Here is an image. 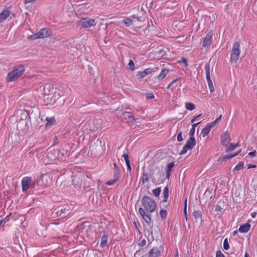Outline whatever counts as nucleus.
I'll use <instances>...</instances> for the list:
<instances>
[{"mask_svg":"<svg viewBox=\"0 0 257 257\" xmlns=\"http://www.w3.org/2000/svg\"><path fill=\"white\" fill-rule=\"evenodd\" d=\"M142 204L144 209L140 207L139 212L147 223H150L151 218L150 213L154 212L156 208L155 201L151 197L144 196L142 199Z\"/></svg>","mask_w":257,"mask_h":257,"instance_id":"obj_1","label":"nucleus"},{"mask_svg":"<svg viewBox=\"0 0 257 257\" xmlns=\"http://www.w3.org/2000/svg\"><path fill=\"white\" fill-rule=\"evenodd\" d=\"M72 205L64 204L58 206L52 209L51 216L53 218L57 217L65 218L71 212Z\"/></svg>","mask_w":257,"mask_h":257,"instance_id":"obj_2","label":"nucleus"},{"mask_svg":"<svg viewBox=\"0 0 257 257\" xmlns=\"http://www.w3.org/2000/svg\"><path fill=\"white\" fill-rule=\"evenodd\" d=\"M24 65H19L18 67H15L14 70L8 73L7 79L9 81H14L19 78L25 71Z\"/></svg>","mask_w":257,"mask_h":257,"instance_id":"obj_3","label":"nucleus"},{"mask_svg":"<svg viewBox=\"0 0 257 257\" xmlns=\"http://www.w3.org/2000/svg\"><path fill=\"white\" fill-rule=\"evenodd\" d=\"M77 25L80 29H86L95 26L96 23L94 19L86 17L78 21L77 22Z\"/></svg>","mask_w":257,"mask_h":257,"instance_id":"obj_4","label":"nucleus"},{"mask_svg":"<svg viewBox=\"0 0 257 257\" xmlns=\"http://www.w3.org/2000/svg\"><path fill=\"white\" fill-rule=\"evenodd\" d=\"M52 34L51 31L47 28L41 29L38 33L30 36L29 38L33 40L44 39L49 37Z\"/></svg>","mask_w":257,"mask_h":257,"instance_id":"obj_5","label":"nucleus"},{"mask_svg":"<svg viewBox=\"0 0 257 257\" xmlns=\"http://www.w3.org/2000/svg\"><path fill=\"white\" fill-rule=\"evenodd\" d=\"M164 176V173L161 172L158 168L154 169L151 174L153 182L158 184L163 183L164 179L163 178Z\"/></svg>","mask_w":257,"mask_h":257,"instance_id":"obj_6","label":"nucleus"},{"mask_svg":"<svg viewBox=\"0 0 257 257\" xmlns=\"http://www.w3.org/2000/svg\"><path fill=\"white\" fill-rule=\"evenodd\" d=\"M240 44L238 42H235L233 44L231 53L230 60L232 63H236L238 60L240 55Z\"/></svg>","mask_w":257,"mask_h":257,"instance_id":"obj_7","label":"nucleus"},{"mask_svg":"<svg viewBox=\"0 0 257 257\" xmlns=\"http://www.w3.org/2000/svg\"><path fill=\"white\" fill-rule=\"evenodd\" d=\"M196 141L194 137H189L186 142V145L179 153V155L185 154L188 150H191L195 147Z\"/></svg>","mask_w":257,"mask_h":257,"instance_id":"obj_8","label":"nucleus"},{"mask_svg":"<svg viewBox=\"0 0 257 257\" xmlns=\"http://www.w3.org/2000/svg\"><path fill=\"white\" fill-rule=\"evenodd\" d=\"M166 50L165 48H157L155 50L150 53L149 57L151 59H160L166 53Z\"/></svg>","mask_w":257,"mask_h":257,"instance_id":"obj_9","label":"nucleus"},{"mask_svg":"<svg viewBox=\"0 0 257 257\" xmlns=\"http://www.w3.org/2000/svg\"><path fill=\"white\" fill-rule=\"evenodd\" d=\"M161 249V246H154L147 253L146 256L147 257H159L161 255L160 250Z\"/></svg>","mask_w":257,"mask_h":257,"instance_id":"obj_10","label":"nucleus"},{"mask_svg":"<svg viewBox=\"0 0 257 257\" xmlns=\"http://www.w3.org/2000/svg\"><path fill=\"white\" fill-rule=\"evenodd\" d=\"M32 178L30 177H25L22 180V187L23 192H26L31 186Z\"/></svg>","mask_w":257,"mask_h":257,"instance_id":"obj_11","label":"nucleus"},{"mask_svg":"<svg viewBox=\"0 0 257 257\" xmlns=\"http://www.w3.org/2000/svg\"><path fill=\"white\" fill-rule=\"evenodd\" d=\"M220 141L221 144L225 147H226L227 144H229L230 141V137L229 133L227 132H226L223 134H221Z\"/></svg>","mask_w":257,"mask_h":257,"instance_id":"obj_12","label":"nucleus"},{"mask_svg":"<svg viewBox=\"0 0 257 257\" xmlns=\"http://www.w3.org/2000/svg\"><path fill=\"white\" fill-rule=\"evenodd\" d=\"M72 184L77 189H80L82 185V176H75L72 180Z\"/></svg>","mask_w":257,"mask_h":257,"instance_id":"obj_13","label":"nucleus"},{"mask_svg":"<svg viewBox=\"0 0 257 257\" xmlns=\"http://www.w3.org/2000/svg\"><path fill=\"white\" fill-rule=\"evenodd\" d=\"M212 37V31H210L206 35L204 38L202 46L203 47H208L210 46L211 43V39Z\"/></svg>","mask_w":257,"mask_h":257,"instance_id":"obj_14","label":"nucleus"},{"mask_svg":"<svg viewBox=\"0 0 257 257\" xmlns=\"http://www.w3.org/2000/svg\"><path fill=\"white\" fill-rule=\"evenodd\" d=\"M164 199L161 201V204L164 206V208H167L168 206V204H166L167 199L169 197V188L168 186H166L163 190V192Z\"/></svg>","mask_w":257,"mask_h":257,"instance_id":"obj_15","label":"nucleus"},{"mask_svg":"<svg viewBox=\"0 0 257 257\" xmlns=\"http://www.w3.org/2000/svg\"><path fill=\"white\" fill-rule=\"evenodd\" d=\"M11 12L8 9H4L0 13V23H4L6 20L10 16Z\"/></svg>","mask_w":257,"mask_h":257,"instance_id":"obj_16","label":"nucleus"},{"mask_svg":"<svg viewBox=\"0 0 257 257\" xmlns=\"http://www.w3.org/2000/svg\"><path fill=\"white\" fill-rule=\"evenodd\" d=\"M89 73L90 74V76H92V78L94 79V81L96 80V78H97L99 76V73L97 68H93L92 67H89Z\"/></svg>","mask_w":257,"mask_h":257,"instance_id":"obj_17","label":"nucleus"},{"mask_svg":"<svg viewBox=\"0 0 257 257\" xmlns=\"http://www.w3.org/2000/svg\"><path fill=\"white\" fill-rule=\"evenodd\" d=\"M250 226V223H245L240 225L238 229V231L240 233H246L249 230Z\"/></svg>","mask_w":257,"mask_h":257,"instance_id":"obj_18","label":"nucleus"},{"mask_svg":"<svg viewBox=\"0 0 257 257\" xmlns=\"http://www.w3.org/2000/svg\"><path fill=\"white\" fill-rule=\"evenodd\" d=\"M169 70L168 69H164L161 73L156 77L159 81H161L164 79L167 75L169 73Z\"/></svg>","mask_w":257,"mask_h":257,"instance_id":"obj_19","label":"nucleus"},{"mask_svg":"<svg viewBox=\"0 0 257 257\" xmlns=\"http://www.w3.org/2000/svg\"><path fill=\"white\" fill-rule=\"evenodd\" d=\"M240 152V150L238 152L235 153L233 155H230L229 154H227L223 156V157H220L218 159V161L226 162L227 160L237 155Z\"/></svg>","mask_w":257,"mask_h":257,"instance_id":"obj_20","label":"nucleus"},{"mask_svg":"<svg viewBox=\"0 0 257 257\" xmlns=\"http://www.w3.org/2000/svg\"><path fill=\"white\" fill-rule=\"evenodd\" d=\"M175 164L174 162L169 163L167 165V168L166 170V178L169 179L171 176V172L173 168L174 167Z\"/></svg>","mask_w":257,"mask_h":257,"instance_id":"obj_21","label":"nucleus"},{"mask_svg":"<svg viewBox=\"0 0 257 257\" xmlns=\"http://www.w3.org/2000/svg\"><path fill=\"white\" fill-rule=\"evenodd\" d=\"M101 239L100 246L101 247H104L107 245L108 235L104 233L102 236L100 237Z\"/></svg>","mask_w":257,"mask_h":257,"instance_id":"obj_22","label":"nucleus"},{"mask_svg":"<svg viewBox=\"0 0 257 257\" xmlns=\"http://www.w3.org/2000/svg\"><path fill=\"white\" fill-rule=\"evenodd\" d=\"M153 72L152 69L151 68H148L145 70L144 71L141 72L139 74V78L142 79L147 75L151 74Z\"/></svg>","mask_w":257,"mask_h":257,"instance_id":"obj_23","label":"nucleus"},{"mask_svg":"<svg viewBox=\"0 0 257 257\" xmlns=\"http://www.w3.org/2000/svg\"><path fill=\"white\" fill-rule=\"evenodd\" d=\"M225 202L223 200H220L218 201L217 204L215 207V210L217 211H221L223 209H224L225 207Z\"/></svg>","mask_w":257,"mask_h":257,"instance_id":"obj_24","label":"nucleus"},{"mask_svg":"<svg viewBox=\"0 0 257 257\" xmlns=\"http://www.w3.org/2000/svg\"><path fill=\"white\" fill-rule=\"evenodd\" d=\"M210 130L211 129L210 126L206 125L204 128H202L201 132V135H202L203 137H206L209 134Z\"/></svg>","mask_w":257,"mask_h":257,"instance_id":"obj_25","label":"nucleus"},{"mask_svg":"<svg viewBox=\"0 0 257 257\" xmlns=\"http://www.w3.org/2000/svg\"><path fill=\"white\" fill-rule=\"evenodd\" d=\"M193 216L194 217L195 219H196V221L197 222L198 221V219H200L201 221H202V220L201 219L202 217V213L200 210H195L193 212Z\"/></svg>","mask_w":257,"mask_h":257,"instance_id":"obj_26","label":"nucleus"},{"mask_svg":"<svg viewBox=\"0 0 257 257\" xmlns=\"http://www.w3.org/2000/svg\"><path fill=\"white\" fill-rule=\"evenodd\" d=\"M145 251H144V248L140 249L137 250L135 253V257H147L146 256Z\"/></svg>","mask_w":257,"mask_h":257,"instance_id":"obj_27","label":"nucleus"},{"mask_svg":"<svg viewBox=\"0 0 257 257\" xmlns=\"http://www.w3.org/2000/svg\"><path fill=\"white\" fill-rule=\"evenodd\" d=\"M122 23L126 27H129L133 24V21L129 18H125L122 21Z\"/></svg>","mask_w":257,"mask_h":257,"instance_id":"obj_28","label":"nucleus"},{"mask_svg":"<svg viewBox=\"0 0 257 257\" xmlns=\"http://www.w3.org/2000/svg\"><path fill=\"white\" fill-rule=\"evenodd\" d=\"M206 80H207L208 87H209L210 92H213L214 90V89L213 87V85L212 82L210 79V77L207 76V77H206Z\"/></svg>","mask_w":257,"mask_h":257,"instance_id":"obj_29","label":"nucleus"},{"mask_svg":"<svg viewBox=\"0 0 257 257\" xmlns=\"http://www.w3.org/2000/svg\"><path fill=\"white\" fill-rule=\"evenodd\" d=\"M46 120L47 121V123L45 124L46 127H48L54 124L55 122V118L53 117H47Z\"/></svg>","mask_w":257,"mask_h":257,"instance_id":"obj_30","label":"nucleus"},{"mask_svg":"<svg viewBox=\"0 0 257 257\" xmlns=\"http://www.w3.org/2000/svg\"><path fill=\"white\" fill-rule=\"evenodd\" d=\"M244 162L242 161L240 162L237 164L233 169V172L234 173L236 171H239L243 168Z\"/></svg>","mask_w":257,"mask_h":257,"instance_id":"obj_31","label":"nucleus"},{"mask_svg":"<svg viewBox=\"0 0 257 257\" xmlns=\"http://www.w3.org/2000/svg\"><path fill=\"white\" fill-rule=\"evenodd\" d=\"M185 108L186 109L192 111L195 108V105L191 102H187L185 104Z\"/></svg>","mask_w":257,"mask_h":257,"instance_id":"obj_32","label":"nucleus"},{"mask_svg":"<svg viewBox=\"0 0 257 257\" xmlns=\"http://www.w3.org/2000/svg\"><path fill=\"white\" fill-rule=\"evenodd\" d=\"M225 148L226 149V151L227 152H228L234 150L235 149V146H234V145L233 144L231 143L229 145L227 144V147Z\"/></svg>","mask_w":257,"mask_h":257,"instance_id":"obj_33","label":"nucleus"},{"mask_svg":"<svg viewBox=\"0 0 257 257\" xmlns=\"http://www.w3.org/2000/svg\"><path fill=\"white\" fill-rule=\"evenodd\" d=\"M161 187L157 188L154 190H153V194L156 197H158L161 193Z\"/></svg>","mask_w":257,"mask_h":257,"instance_id":"obj_34","label":"nucleus"},{"mask_svg":"<svg viewBox=\"0 0 257 257\" xmlns=\"http://www.w3.org/2000/svg\"><path fill=\"white\" fill-rule=\"evenodd\" d=\"M131 114H132L131 112L124 111L121 114V117L123 119H128Z\"/></svg>","mask_w":257,"mask_h":257,"instance_id":"obj_35","label":"nucleus"},{"mask_svg":"<svg viewBox=\"0 0 257 257\" xmlns=\"http://www.w3.org/2000/svg\"><path fill=\"white\" fill-rule=\"evenodd\" d=\"M160 215L162 220H164L166 219V216L167 215V211L165 209H161L160 210Z\"/></svg>","mask_w":257,"mask_h":257,"instance_id":"obj_36","label":"nucleus"},{"mask_svg":"<svg viewBox=\"0 0 257 257\" xmlns=\"http://www.w3.org/2000/svg\"><path fill=\"white\" fill-rule=\"evenodd\" d=\"M143 176L144 177L142 179V182L143 183H145V182H148L149 181V174L148 173H143Z\"/></svg>","mask_w":257,"mask_h":257,"instance_id":"obj_37","label":"nucleus"},{"mask_svg":"<svg viewBox=\"0 0 257 257\" xmlns=\"http://www.w3.org/2000/svg\"><path fill=\"white\" fill-rule=\"evenodd\" d=\"M67 153V150H65L63 148H61L59 150V153L58 154V156H64L65 155H66Z\"/></svg>","mask_w":257,"mask_h":257,"instance_id":"obj_38","label":"nucleus"},{"mask_svg":"<svg viewBox=\"0 0 257 257\" xmlns=\"http://www.w3.org/2000/svg\"><path fill=\"white\" fill-rule=\"evenodd\" d=\"M187 199L186 198L185 200V201H184V215H185L186 220L188 219L187 213Z\"/></svg>","mask_w":257,"mask_h":257,"instance_id":"obj_39","label":"nucleus"},{"mask_svg":"<svg viewBox=\"0 0 257 257\" xmlns=\"http://www.w3.org/2000/svg\"><path fill=\"white\" fill-rule=\"evenodd\" d=\"M223 248L225 250H227L229 248V245L228 242L227 238H226L223 241Z\"/></svg>","mask_w":257,"mask_h":257,"instance_id":"obj_40","label":"nucleus"},{"mask_svg":"<svg viewBox=\"0 0 257 257\" xmlns=\"http://www.w3.org/2000/svg\"><path fill=\"white\" fill-rule=\"evenodd\" d=\"M180 79H181V78H177L176 79H175L174 80H173L172 82H171L170 84H169L167 88L170 89L171 86H172L174 84H175V83Z\"/></svg>","mask_w":257,"mask_h":257,"instance_id":"obj_41","label":"nucleus"},{"mask_svg":"<svg viewBox=\"0 0 257 257\" xmlns=\"http://www.w3.org/2000/svg\"><path fill=\"white\" fill-rule=\"evenodd\" d=\"M205 70L206 73V76H210V65H205Z\"/></svg>","mask_w":257,"mask_h":257,"instance_id":"obj_42","label":"nucleus"},{"mask_svg":"<svg viewBox=\"0 0 257 257\" xmlns=\"http://www.w3.org/2000/svg\"><path fill=\"white\" fill-rule=\"evenodd\" d=\"M119 178V172H114L113 178L114 181L117 182Z\"/></svg>","mask_w":257,"mask_h":257,"instance_id":"obj_43","label":"nucleus"},{"mask_svg":"<svg viewBox=\"0 0 257 257\" xmlns=\"http://www.w3.org/2000/svg\"><path fill=\"white\" fill-rule=\"evenodd\" d=\"M211 193V190L209 189L208 188L206 189V191L204 193V196H206L207 197H210L211 198V196H210V194Z\"/></svg>","mask_w":257,"mask_h":257,"instance_id":"obj_44","label":"nucleus"},{"mask_svg":"<svg viewBox=\"0 0 257 257\" xmlns=\"http://www.w3.org/2000/svg\"><path fill=\"white\" fill-rule=\"evenodd\" d=\"M146 96L147 99H153L155 97L152 92L146 93Z\"/></svg>","mask_w":257,"mask_h":257,"instance_id":"obj_45","label":"nucleus"},{"mask_svg":"<svg viewBox=\"0 0 257 257\" xmlns=\"http://www.w3.org/2000/svg\"><path fill=\"white\" fill-rule=\"evenodd\" d=\"M146 243V239H143L140 241L138 244V245L141 247L144 246Z\"/></svg>","mask_w":257,"mask_h":257,"instance_id":"obj_46","label":"nucleus"},{"mask_svg":"<svg viewBox=\"0 0 257 257\" xmlns=\"http://www.w3.org/2000/svg\"><path fill=\"white\" fill-rule=\"evenodd\" d=\"M216 257H225L221 250H218L216 253Z\"/></svg>","mask_w":257,"mask_h":257,"instance_id":"obj_47","label":"nucleus"},{"mask_svg":"<svg viewBox=\"0 0 257 257\" xmlns=\"http://www.w3.org/2000/svg\"><path fill=\"white\" fill-rule=\"evenodd\" d=\"M217 122V121L215 120L212 122L207 123V125L210 126V129H211V128H212L213 126L215 125Z\"/></svg>","mask_w":257,"mask_h":257,"instance_id":"obj_48","label":"nucleus"},{"mask_svg":"<svg viewBox=\"0 0 257 257\" xmlns=\"http://www.w3.org/2000/svg\"><path fill=\"white\" fill-rule=\"evenodd\" d=\"M116 182L114 181V180L113 179H111V180H110L108 181H107L105 183L106 185H114Z\"/></svg>","mask_w":257,"mask_h":257,"instance_id":"obj_49","label":"nucleus"},{"mask_svg":"<svg viewBox=\"0 0 257 257\" xmlns=\"http://www.w3.org/2000/svg\"><path fill=\"white\" fill-rule=\"evenodd\" d=\"M195 130L193 128H191L190 130L189 135L190 136V137H194V134H195Z\"/></svg>","mask_w":257,"mask_h":257,"instance_id":"obj_50","label":"nucleus"},{"mask_svg":"<svg viewBox=\"0 0 257 257\" xmlns=\"http://www.w3.org/2000/svg\"><path fill=\"white\" fill-rule=\"evenodd\" d=\"M183 140V138L182 136V133L180 132V133H179L178 134V136H177V141L178 142H181Z\"/></svg>","mask_w":257,"mask_h":257,"instance_id":"obj_51","label":"nucleus"},{"mask_svg":"<svg viewBox=\"0 0 257 257\" xmlns=\"http://www.w3.org/2000/svg\"><path fill=\"white\" fill-rule=\"evenodd\" d=\"M88 182H87L86 180H85L83 184V189L86 190L87 188H89Z\"/></svg>","mask_w":257,"mask_h":257,"instance_id":"obj_52","label":"nucleus"},{"mask_svg":"<svg viewBox=\"0 0 257 257\" xmlns=\"http://www.w3.org/2000/svg\"><path fill=\"white\" fill-rule=\"evenodd\" d=\"M132 18L136 19L138 21L142 22V20H141V18L137 16L136 15H133L131 16Z\"/></svg>","mask_w":257,"mask_h":257,"instance_id":"obj_53","label":"nucleus"},{"mask_svg":"<svg viewBox=\"0 0 257 257\" xmlns=\"http://www.w3.org/2000/svg\"><path fill=\"white\" fill-rule=\"evenodd\" d=\"M122 157L124 158L125 162L130 161L129 157L127 154H123V155H122Z\"/></svg>","mask_w":257,"mask_h":257,"instance_id":"obj_54","label":"nucleus"},{"mask_svg":"<svg viewBox=\"0 0 257 257\" xmlns=\"http://www.w3.org/2000/svg\"><path fill=\"white\" fill-rule=\"evenodd\" d=\"M128 120H129V121H130L131 122H134L136 121V120H135L134 116L132 115V114H131Z\"/></svg>","mask_w":257,"mask_h":257,"instance_id":"obj_55","label":"nucleus"},{"mask_svg":"<svg viewBox=\"0 0 257 257\" xmlns=\"http://www.w3.org/2000/svg\"><path fill=\"white\" fill-rule=\"evenodd\" d=\"M114 166V172H119L118 168L115 163H113Z\"/></svg>","mask_w":257,"mask_h":257,"instance_id":"obj_56","label":"nucleus"},{"mask_svg":"<svg viewBox=\"0 0 257 257\" xmlns=\"http://www.w3.org/2000/svg\"><path fill=\"white\" fill-rule=\"evenodd\" d=\"M183 62L184 64H187V60L185 58H182L181 61H178V63Z\"/></svg>","mask_w":257,"mask_h":257,"instance_id":"obj_57","label":"nucleus"},{"mask_svg":"<svg viewBox=\"0 0 257 257\" xmlns=\"http://www.w3.org/2000/svg\"><path fill=\"white\" fill-rule=\"evenodd\" d=\"M127 69L133 71L135 69V65H128V67Z\"/></svg>","mask_w":257,"mask_h":257,"instance_id":"obj_58","label":"nucleus"},{"mask_svg":"<svg viewBox=\"0 0 257 257\" xmlns=\"http://www.w3.org/2000/svg\"><path fill=\"white\" fill-rule=\"evenodd\" d=\"M201 115V114H200L196 116H195L193 118H192L191 120V122L192 123L195 122L196 121V120L197 119V118H198L199 117H200V116Z\"/></svg>","mask_w":257,"mask_h":257,"instance_id":"obj_59","label":"nucleus"},{"mask_svg":"<svg viewBox=\"0 0 257 257\" xmlns=\"http://www.w3.org/2000/svg\"><path fill=\"white\" fill-rule=\"evenodd\" d=\"M248 155L251 157H253L256 156V152L253 151V152H249L248 153Z\"/></svg>","mask_w":257,"mask_h":257,"instance_id":"obj_60","label":"nucleus"},{"mask_svg":"<svg viewBox=\"0 0 257 257\" xmlns=\"http://www.w3.org/2000/svg\"><path fill=\"white\" fill-rule=\"evenodd\" d=\"M256 166L254 164H249L247 165V169L255 168Z\"/></svg>","mask_w":257,"mask_h":257,"instance_id":"obj_61","label":"nucleus"},{"mask_svg":"<svg viewBox=\"0 0 257 257\" xmlns=\"http://www.w3.org/2000/svg\"><path fill=\"white\" fill-rule=\"evenodd\" d=\"M37 0H25V4H29V3H33V2H36Z\"/></svg>","mask_w":257,"mask_h":257,"instance_id":"obj_62","label":"nucleus"},{"mask_svg":"<svg viewBox=\"0 0 257 257\" xmlns=\"http://www.w3.org/2000/svg\"><path fill=\"white\" fill-rule=\"evenodd\" d=\"M54 155V153L51 152V151H50L49 152V153L47 154V156L48 158H52V156Z\"/></svg>","mask_w":257,"mask_h":257,"instance_id":"obj_63","label":"nucleus"},{"mask_svg":"<svg viewBox=\"0 0 257 257\" xmlns=\"http://www.w3.org/2000/svg\"><path fill=\"white\" fill-rule=\"evenodd\" d=\"M200 123V122H198L197 123H194L192 125V128L195 129L196 127Z\"/></svg>","mask_w":257,"mask_h":257,"instance_id":"obj_64","label":"nucleus"}]
</instances>
